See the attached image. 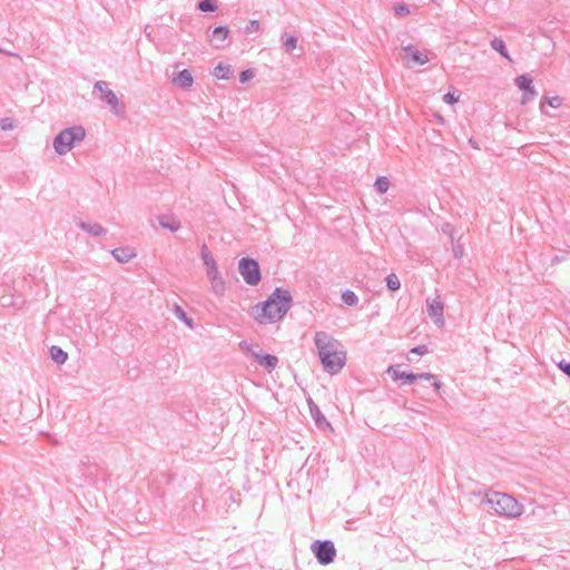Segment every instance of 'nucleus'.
Wrapping results in <instances>:
<instances>
[{
  "mask_svg": "<svg viewBox=\"0 0 570 570\" xmlns=\"http://www.w3.org/2000/svg\"><path fill=\"white\" fill-rule=\"evenodd\" d=\"M546 102L552 108H559L562 105V98L560 96L546 97Z\"/></svg>",
  "mask_w": 570,
  "mask_h": 570,
  "instance_id": "32",
  "label": "nucleus"
},
{
  "mask_svg": "<svg viewBox=\"0 0 570 570\" xmlns=\"http://www.w3.org/2000/svg\"><path fill=\"white\" fill-rule=\"evenodd\" d=\"M173 313L176 316V318L181 321L189 328H194V326H195L194 320L186 314V312L184 311V308L180 305L175 304V306L173 308Z\"/></svg>",
  "mask_w": 570,
  "mask_h": 570,
  "instance_id": "20",
  "label": "nucleus"
},
{
  "mask_svg": "<svg viewBox=\"0 0 570 570\" xmlns=\"http://www.w3.org/2000/svg\"><path fill=\"white\" fill-rule=\"evenodd\" d=\"M159 224L163 228L170 232H177L180 228V222L170 216H159Z\"/></svg>",
  "mask_w": 570,
  "mask_h": 570,
  "instance_id": "19",
  "label": "nucleus"
},
{
  "mask_svg": "<svg viewBox=\"0 0 570 570\" xmlns=\"http://www.w3.org/2000/svg\"><path fill=\"white\" fill-rule=\"evenodd\" d=\"M78 227L81 230L88 233L89 235H92L96 237L104 236L107 234V229L97 223L90 224V223L80 222V223H78Z\"/></svg>",
  "mask_w": 570,
  "mask_h": 570,
  "instance_id": "16",
  "label": "nucleus"
},
{
  "mask_svg": "<svg viewBox=\"0 0 570 570\" xmlns=\"http://www.w3.org/2000/svg\"><path fill=\"white\" fill-rule=\"evenodd\" d=\"M314 342L324 371L330 374L340 372L346 361L345 352L340 350L341 343L326 332H316Z\"/></svg>",
  "mask_w": 570,
  "mask_h": 570,
  "instance_id": "2",
  "label": "nucleus"
},
{
  "mask_svg": "<svg viewBox=\"0 0 570 570\" xmlns=\"http://www.w3.org/2000/svg\"><path fill=\"white\" fill-rule=\"evenodd\" d=\"M94 90L99 92L100 99L108 106H110L114 114H116L117 116L125 114V104L118 99V97L111 89H109L108 83L106 81H97L94 86Z\"/></svg>",
  "mask_w": 570,
  "mask_h": 570,
  "instance_id": "7",
  "label": "nucleus"
},
{
  "mask_svg": "<svg viewBox=\"0 0 570 570\" xmlns=\"http://www.w3.org/2000/svg\"><path fill=\"white\" fill-rule=\"evenodd\" d=\"M443 100L449 105H453L459 100V96L455 92L449 91L443 96Z\"/></svg>",
  "mask_w": 570,
  "mask_h": 570,
  "instance_id": "35",
  "label": "nucleus"
},
{
  "mask_svg": "<svg viewBox=\"0 0 570 570\" xmlns=\"http://www.w3.org/2000/svg\"><path fill=\"white\" fill-rule=\"evenodd\" d=\"M200 257L206 267L216 264L206 244H203L200 248Z\"/></svg>",
  "mask_w": 570,
  "mask_h": 570,
  "instance_id": "28",
  "label": "nucleus"
},
{
  "mask_svg": "<svg viewBox=\"0 0 570 570\" xmlns=\"http://www.w3.org/2000/svg\"><path fill=\"white\" fill-rule=\"evenodd\" d=\"M240 347H242V348H244V350H246L248 353H250V355H252V356H253V353H257V352H256L255 350H253L250 346H247L245 341L240 342Z\"/></svg>",
  "mask_w": 570,
  "mask_h": 570,
  "instance_id": "40",
  "label": "nucleus"
},
{
  "mask_svg": "<svg viewBox=\"0 0 570 570\" xmlns=\"http://www.w3.org/2000/svg\"><path fill=\"white\" fill-rule=\"evenodd\" d=\"M485 497V503L499 515L514 518L522 512V505L509 494L492 492L488 493Z\"/></svg>",
  "mask_w": 570,
  "mask_h": 570,
  "instance_id": "3",
  "label": "nucleus"
},
{
  "mask_svg": "<svg viewBox=\"0 0 570 570\" xmlns=\"http://www.w3.org/2000/svg\"><path fill=\"white\" fill-rule=\"evenodd\" d=\"M238 272L247 285L255 286L262 279L259 264L252 257H243L239 261Z\"/></svg>",
  "mask_w": 570,
  "mask_h": 570,
  "instance_id": "6",
  "label": "nucleus"
},
{
  "mask_svg": "<svg viewBox=\"0 0 570 570\" xmlns=\"http://www.w3.org/2000/svg\"><path fill=\"white\" fill-rule=\"evenodd\" d=\"M253 357L269 373L274 371L278 364L277 356L272 354L253 353Z\"/></svg>",
  "mask_w": 570,
  "mask_h": 570,
  "instance_id": "14",
  "label": "nucleus"
},
{
  "mask_svg": "<svg viewBox=\"0 0 570 570\" xmlns=\"http://www.w3.org/2000/svg\"><path fill=\"white\" fill-rule=\"evenodd\" d=\"M213 75H214L217 79H224V80H227V79H229V78L233 76V69H232V66H230V65H225V63H223V62H219V63L215 67Z\"/></svg>",
  "mask_w": 570,
  "mask_h": 570,
  "instance_id": "18",
  "label": "nucleus"
},
{
  "mask_svg": "<svg viewBox=\"0 0 570 570\" xmlns=\"http://www.w3.org/2000/svg\"><path fill=\"white\" fill-rule=\"evenodd\" d=\"M210 37H212L213 46L216 49H224L230 45V40L228 38L229 30L225 26L216 27L212 31Z\"/></svg>",
  "mask_w": 570,
  "mask_h": 570,
  "instance_id": "10",
  "label": "nucleus"
},
{
  "mask_svg": "<svg viewBox=\"0 0 570 570\" xmlns=\"http://www.w3.org/2000/svg\"><path fill=\"white\" fill-rule=\"evenodd\" d=\"M428 352L429 350L426 345H417L410 351V353L417 355H425Z\"/></svg>",
  "mask_w": 570,
  "mask_h": 570,
  "instance_id": "36",
  "label": "nucleus"
},
{
  "mask_svg": "<svg viewBox=\"0 0 570 570\" xmlns=\"http://www.w3.org/2000/svg\"><path fill=\"white\" fill-rule=\"evenodd\" d=\"M0 126L3 130L11 128V124L9 122V119H2L0 121Z\"/></svg>",
  "mask_w": 570,
  "mask_h": 570,
  "instance_id": "41",
  "label": "nucleus"
},
{
  "mask_svg": "<svg viewBox=\"0 0 570 570\" xmlns=\"http://www.w3.org/2000/svg\"><path fill=\"white\" fill-rule=\"evenodd\" d=\"M558 367L567 375L570 377V362H567L564 360L560 361L558 363Z\"/></svg>",
  "mask_w": 570,
  "mask_h": 570,
  "instance_id": "37",
  "label": "nucleus"
},
{
  "mask_svg": "<svg viewBox=\"0 0 570 570\" xmlns=\"http://www.w3.org/2000/svg\"><path fill=\"white\" fill-rule=\"evenodd\" d=\"M402 51H404V59L411 60L414 65H425L429 61L426 53L417 50L413 45H407L402 47Z\"/></svg>",
  "mask_w": 570,
  "mask_h": 570,
  "instance_id": "12",
  "label": "nucleus"
},
{
  "mask_svg": "<svg viewBox=\"0 0 570 570\" xmlns=\"http://www.w3.org/2000/svg\"><path fill=\"white\" fill-rule=\"evenodd\" d=\"M210 287L213 293H215L217 296H223L226 289L225 281L223 277L210 279Z\"/></svg>",
  "mask_w": 570,
  "mask_h": 570,
  "instance_id": "24",
  "label": "nucleus"
},
{
  "mask_svg": "<svg viewBox=\"0 0 570 570\" xmlns=\"http://www.w3.org/2000/svg\"><path fill=\"white\" fill-rule=\"evenodd\" d=\"M197 8L203 12H214L217 10V6L214 0H200Z\"/></svg>",
  "mask_w": 570,
  "mask_h": 570,
  "instance_id": "29",
  "label": "nucleus"
},
{
  "mask_svg": "<svg viewBox=\"0 0 570 570\" xmlns=\"http://www.w3.org/2000/svg\"><path fill=\"white\" fill-rule=\"evenodd\" d=\"M342 301L347 306H356L358 304V296L351 289L342 293Z\"/></svg>",
  "mask_w": 570,
  "mask_h": 570,
  "instance_id": "25",
  "label": "nucleus"
},
{
  "mask_svg": "<svg viewBox=\"0 0 570 570\" xmlns=\"http://www.w3.org/2000/svg\"><path fill=\"white\" fill-rule=\"evenodd\" d=\"M10 292V288L6 285H0V306H10L13 304V297L11 294H7Z\"/></svg>",
  "mask_w": 570,
  "mask_h": 570,
  "instance_id": "23",
  "label": "nucleus"
},
{
  "mask_svg": "<svg viewBox=\"0 0 570 570\" xmlns=\"http://www.w3.org/2000/svg\"><path fill=\"white\" fill-rule=\"evenodd\" d=\"M490 46L493 50L498 51L501 55V57H503L504 59H507L509 61H512V59L507 50L505 43L501 38H497V37L493 38L490 42Z\"/></svg>",
  "mask_w": 570,
  "mask_h": 570,
  "instance_id": "21",
  "label": "nucleus"
},
{
  "mask_svg": "<svg viewBox=\"0 0 570 570\" xmlns=\"http://www.w3.org/2000/svg\"><path fill=\"white\" fill-rule=\"evenodd\" d=\"M453 253H454L455 258H461L462 254H463V249H462V247L458 246V247L453 248Z\"/></svg>",
  "mask_w": 570,
  "mask_h": 570,
  "instance_id": "39",
  "label": "nucleus"
},
{
  "mask_svg": "<svg viewBox=\"0 0 570 570\" xmlns=\"http://www.w3.org/2000/svg\"><path fill=\"white\" fill-rule=\"evenodd\" d=\"M540 110H541L542 114H547V110H546V107H544L543 102L540 104Z\"/></svg>",
  "mask_w": 570,
  "mask_h": 570,
  "instance_id": "42",
  "label": "nucleus"
},
{
  "mask_svg": "<svg viewBox=\"0 0 570 570\" xmlns=\"http://www.w3.org/2000/svg\"><path fill=\"white\" fill-rule=\"evenodd\" d=\"M307 404L309 407V414H311L312 419L314 420V423L317 426V429H320L322 431H325L326 429L332 430L331 423L327 421V419L324 416V414L322 413L320 407L316 405V403L311 397L307 399Z\"/></svg>",
  "mask_w": 570,
  "mask_h": 570,
  "instance_id": "11",
  "label": "nucleus"
},
{
  "mask_svg": "<svg viewBox=\"0 0 570 570\" xmlns=\"http://www.w3.org/2000/svg\"><path fill=\"white\" fill-rule=\"evenodd\" d=\"M283 46L287 52L293 51L297 46V37L293 35L286 36L283 41Z\"/></svg>",
  "mask_w": 570,
  "mask_h": 570,
  "instance_id": "30",
  "label": "nucleus"
},
{
  "mask_svg": "<svg viewBox=\"0 0 570 570\" xmlns=\"http://www.w3.org/2000/svg\"><path fill=\"white\" fill-rule=\"evenodd\" d=\"M259 21L258 20H250L247 26L244 28L245 33H253L259 30Z\"/></svg>",
  "mask_w": 570,
  "mask_h": 570,
  "instance_id": "34",
  "label": "nucleus"
},
{
  "mask_svg": "<svg viewBox=\"0 0 570 570\" xmlns=\"http://www.w3.org/2000/svg\"><path fill=\"white\" fill-rule=\"evenodd\" d=\"M393 10L396 16L404 17L410 13L409 7L405 3H395Z\"/></svg>",
  "mask_w": 570,
  "mask_h": 570,
  "instance_id": "31",
  "label": "nucleus"
},
{
  "mask_svg": "<svg viewBox=\"0 0 570 570\" xmlns=\"http://www.w3.org/2000/svg\"><path fill=\"white\" fill-rule=\"evenodd\" d=\"M253 76H254V73L250 69L244 70L239 75V81L244 83V82L248 81L249 79H252Z\"/></svg>",
  "mask_w": 570,
  "mask_h": 570,
  "instance_id": "38",
  "label": "nucleus"
},
{
  "mask_svg": "<svg viewBox=\"0 0 570 570\" xmlns=\"http://www.w3.org/2000/svg\"><path fill=\"white\" fill-rule=\"evenodd\" d=\"M311 550L322 566L332 563L336 557V549L332 540H315L311 544Z\"/></svg>",
  "mask_w": 570,
  "mask_h": 570,
  "instance_id": "8",
  "label": "nucleus"
},
{
  "mask_svg": "<svg viewBox=\"0 0 570 570\" xmlns=\"http://www.w3.org/2000/svg\"><path fill=\"white\" fill-rule=\"evenodd\" d=\"M428 313L436 324L443 325V303L439 299L426 301Z\"/></svg>",
  "mask_w": 570,
  "mask_h": 570,
  "instance_id": "13",
  "label": "nucleus"
},
{
  "mask_svg": "<svg viewBox=\"0 0 570 570\" xmlns=\"http://www.w3.org/2000/svg\"><path fill=\"white\" fill-rule=\"evenodd\" d=\"M86 138V130L82 126H72L65 128L53 138L55 151L62 156L69 153L75 144Z\"/></svg>",
  "mask_w": 570,
  "mask_h": 570,
  "instance_id": "4",
  "label": "nucleus"
},
{
  "mask_svg": "<svg viewBox=\"0 0 570 570\" xmlns=\"http://www.w3.org/2000/svg\"><path fill=\"white\" fill-rule=\"evenodd\" d=\"M374 187L377 193L384 194L387 191L390 187V180L385 176H379L375 180Z\"/></svg>",
  "mask_w": 570,
  "mask_h": 570,
  "instance_id": "26",
  "label": "nucleus"
},
{
  "mask_svg": "<svg viewBox=\"0 0 570 570\" xmlns=\"http://www.w3.org/2000/svg\"><path fill=\"white\" fill-rule=\"evenodd\" d=\"M111 255L117 262L127 263L136 256V253L130 247H118L111 250Z\"/></svg>",
  "mask_w": 570,
  "mask_h": 570,
  "instance_id": "17",
  "label": "nucleus"
},
{
  "mask_svg": "<svg viewBox=\"0 0 570 570\" xmlns=\"http://www.w3.org/2000/svg\"><path fill=\"white\" fill-rule=\"evenodd\" d=\"M387 373L391 375V377L394 381H403L404 383H414L417 380H425V381H432V385L434 387V391L439 393V390L441 389L442 384L436 380V376L431 373H420L414 374L412 372H403L399 371L395 366H390L387 368Z\"/></svg>",
  "mask_w": 570,
  "mask_h": 570,
  "instance_id": "5",
  "label": "nucleus"
},
{
  "mask_svg": "<svg viewBox=\"0 0 570 570\" xmlns=\"http://www.w3.org/2000/svg\"><path fill=\"white\" fill-rule=\"evenodd\" d=\"M385 282L387 289L392 292L399 291L401 287L400 279L394 273L389 274L385 278Z\"/></svg>",
  "mask_w": 570,
  "mask_h": 570,
  "instance_id": "27",
  "label": "nucleus"
},
{
  "mask_svg": "<svg viewBox=\"0 0 570 570\" xmlns=\"http://www.w3.org/2000/svg\"><path fill=\"white\" fill-rule=\"evenodd\" d=\"M49 352L51 360L57 364H63L68 358V353L57 345H52Z\"/></svg>",
  "mask_w": 570,
  "mask_h": 570,
  "instance_id": "22",
  "label": "nucleus"
},
{
  "mask_svg": "<svg viewBox=\"0 0 570 570\" xmlns=\"http://www.w3.org/2000/svg\"><path fill=\"white\" fill-rule=\"evenodd\" d=\"M173 82L183 89H189L193 86L194 78L189 70L184 69L177 73Z\"/></svg>",
  "mask_w": 570,
  "mask_h": 570,
  "instance_id": "15",
  "label": "nucleus"
},
{
  "mask_svg": "<svg viewBox=\"0 0 570 570\" xmlns=\"http://www.w3.org/2000/svg\"><path fill=\"white\" fill-rule=\"evenodd\" d=\"M293 297L288 289L276 287L268 298L253 307L254 318L259 324H273L284 318Z\"/></svg>",
  "mask_w": 570,
  "mask_h": 570,
  "instance_id": "1",
  "label": "nucleus"
},
{
  "mask_svg": "<svg viewBox=\"0 0 570 570\" xmlns=\"http://www.w3.org/2000/svg\"><path fill=\"white\" fill-rule=\"evenodd\" d=\"M514 83L522 91L521 105H527L537 97L538 91L532 86V78L528 75L518 76Z\"/></svg>",
  "mask_w": 570,
  "mask_h": 570,
  "instance_id": "9",
  "label": "nucleus"
},
{
  "mask_svg": "<svg viewBox=\"0 0 570 570\" xmlns=\"http://www.w3.org/2000/svg\"><path fill=\"white\" fill-rule=\"evenodd\" d=\"M206 268H207V276H208L209 281L222 277L216 264L210 265Z\"/></svg>",
  "mask_w": 570,
  "mask_h": 570,
  "instance_id": "33",
  "label": "nucleus"
}]
</instances>
